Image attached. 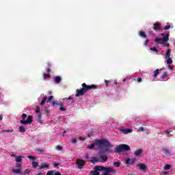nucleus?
I'll list each match as a JSON object with an SVG mask.
<instances>
[{
  "mask_svg": "<svg viewBox=\"0 0 175 175\" xmlns=\"http://www.w3.org/2000/svg\"><path fill=\"white\" fill-rule=\"evenodd\" d=\"M95 142L96 144L99 146L100 148H103V147H107V148L113 147L110 142L105 139H96Z\"/></svg>",
  "mask_w": 175,
  "mask_h": 175,
  "instance_id": "f257e3e1",
  "label": "nucleus"
},
{
  "mask_svg": "<svg viewBox=\"0 0 175 175\" xmlns=\"http://www.w3.org/2000/svg\"><path fill=\"white\" fill-rule=\"evenodd\" d=\"M25 118H27V113H23L22 120H20L22 125H30V124H32L33 122V118L31 115L27 116V119L26 120Z\"/></svg>",
  "mask_w": 175,
  "mask_h": 175,
  "instance_id": "f03ea898",
  "label": "nucleus"
},
{
  "mask_svg": "<svg viewBox=\"0 0 175 175\" xmlns=\"http://www.w3.org/2000/svg\"><path fill=\"white\" fill-rule=\"evenodd\" d=\"M161 36L163 37V38H156L154 40V42L156 43H158V44H162V42H163L164 43H166L167 42H169V33L165 34L164 33H161Z\"/></svg>",
  "mask_w": 175,
  "mask_h": 175,
  "instance_id": "7ed1b4c3",
  "label": "nucleus"
},
{
  "mask_svg": "<svg viewBox=\"0 0 175 175\" xmlns=\"http://www.w3.org/2000/svg\"><path fill=\"white\" fill-rule=\"evenodd\" d=\"M131 150V146L126 144H120L116 146V152L120 154V152H124V151Z\"/></svg>",
  "mask_w": 175,
  "mask_h": 175,
  "instance_id": "20e7f679",
  "label": "nucleus"
},
{
  "mask_svg": "<svg viewBox=\"0 0 175 175\" xmlns=\"http://www.w3.org/2000/svg\"><path fill=\"white\" fill-rule=\"evenodd\" d=\"M81 85L83 88L82 90H83L85 92L90 91V90H96V88H98V86H96V85H88L85 83H82Z\"/></svg>",
  "mask_w": 175,
  "mask_h": 175,
  "instance_id": "39448f33",
  "label": "nucleus"
},
{
  "mask_svg": "<svg viewBox=\"0 0 175 175\" xmlns=\"http://www.w3.org/2000/svg\"><path fill=\"white\" fill-rule=\"evenodd\" d=\"M78 169H83L85 166V162L83 159H78L77 161Z\"/></svg>",
  "mask_w": 175,
  "mask_h": 175,
  "instance_id": "423d86ee",
  "label": "nucleus"
},
{
  "mask_svg": "<svg viewBox=\"0 0 175 175\" xmlns=\"http://www.w3.org/2000/svg\"><path fill=\"white\" fill-rule=\"evenodd\" d=\"M126 165H134L136 163V159L133 158V159H129L127 158L125 160Z\"/></svg>",
  "mask_w": 175,
  "mask_h": 175,
  "instance_id": "0eeeda50",
  "label": "nucleus"
},
{
  "mask_svg": "<svg viewBox=\"0 0 175 175\" xmlns=\"http://www.w3.org/2000/svg\"><path fill=\"white\" fill-rule=\"evenodd\" d=\"M104 174H109V173H116V170L111 167H105Z\"/></svg>",
  "mask_w": 175,
  "mask_h": 175,
  "instance_id": "6e6552de",
  "label": "nucleus"
},
{
  "mask_svg": "<svg viewBox=\"0 0 175 175\" xmlns=\"http://www.w3.org/2000/svg\"><path fill=\"white\" fill-rule=\"evenodd\" d=\"M77 94H75L76 98H79V96H81L85 94V92L83 89L79 90L77 89L76 91Z\"/></svg>",
  "mask_w": 175,
  "mask_h": 175,
  "instance_id": "1a4fd4ad",
  "label": "nucleus"
},
{
  "mask_svg": "<svg viewBox=\"0 0 175 175\" xmlns=\"http://www.w3.org/2000/svg\"><path fill=\"white\" fill-rule=\"evenodd\" d=\"M111 152H113V150H111V149L107 148L105 150L100 151L98 154H99V155H103L105 154H109V153L111 154Z\"/></svg>",
  "mask_w": 175,
  "mask_h": 175,
  "instance_id": "9d476101",
  "label": "nucleus"
},
{
  "mask_svg": "<svg viewBox=\"0 0 175 175\" xmlns=\"http://www.w3.org/2000/svg\"><path fill=\"white\" fill-rule=\"evenodd\" d=\"M137 167H139V169L142 170V172H146V170L147 169V166L143 163L137 164Z\"/></svg>",
  "mask_w": 175,
  "mask_h": 175,
  "instance_id": "9b49d317",
  "label": "nucleus"
},
{
  "mask_svg": "<svg viewBox=\"0 0 175 175\" xmlns=\"http://www.w3.org/2000/svg\"><path fill=\"white\" fill-rule=\"evenodd\" d=\"M161 25H162L161 23H154L153 29H154V31H159V29H161Z\"/></svg>",
  "mask_w": 175,
  "mask_h": 175,
  "instance_id": "f8f14e48",
  "label": "nucleus"
},
{
  "mask_svg": "<svg viewBox=\"0 0 175 175\" xmlns=\"http://www.w3.org/2000/svg\"><path fill=\"white\" fill-rule=\"evenodd\" d=\"M94 170H96L97 172H103V171H105V167L99 166V165H96L94 167Z\"/></svg>",
  "mask_w": 175,
  "mask_h": 175,
  "instance_id": "ddd939ff",
  "label": "nucleus"
},
{
  "mask_svg": "<svg viewBox=\"0 0 175 175\" xmlns=\"http://www.w3.org/2000/svg\"><path fill=\"white\" fill-rule=\"evenodd\" d=\"M50 167V165L49 163H43L41 165L39 166V169L42 170V169H49Z\"/></svg>",
  "mask_w": 175,
  "mask_h": 175,
  "instance_id": "4468645a",
  "label": "nucleus"
},
{
  "mask_svg": "<svg viewBox=\"0 0 175 175\" xmlns=\"http://www.w3.org/2000/svg\"><path fill=\"white\" fill-rule=\"evenodd\" d=\"M143 152V149H138L134 152L135 157H140Z\"/></svg>",
  "mask_w": 175,
  "mask_h": 175,
  "instance_id": "2eb2a0df",
  "label": "nucleus"
},
{
  "mask_svg": "<svg viewBox=\"0 0 175 175\" xmlns=\"http://www.w3.org/2000/svg\"><path fill=\"white\" fill-rule=\"evenodd\" d=\"M53 80H54V81H55V83L56 84H59V83H61V81H62V79H61V77H59V76H56V77H54Z\"/></svg>",
  "mask_w": 175,
  "mask_h": 175,
  "instance_id": "dca6fc26",
  "label": "nucleus"
},
{
  "mask_svg": "<svg viewBox=\"0 0 175 175\" xmlns=\"http://www.w3.org/2000/svg\"><path fill=\"white\" fill-rule=\"evenodd\" d=\"M121 131L122 132V133H124V135H126L128 133H132L133 131L131 129H122Z\"/></svg>",
  "mask_w": 175,
  "mask_h": 175,
  "instance_id": "f3484780",
  "label": "nucleus"
},
{
  "mask_svg": "<svg viewBox=\"0 0 175 175\" xmlns=\"http://www.w3.org/2000/svg\"><path fill=\"white\" fill-rule=\"evenodd\" d=\"M12 173H14V174H24V172L18 169H12Z\"/></svg>",
  "mask_w": 175,
  "mask_h": 175,
  "instance_id": "a211bd4d",
  "label": "nucleus"
},
{
  "mask_svg": "<svg viewBox=\"0 0 175 175\" xmlns=\"http://www.w3.org/2000/svg\"><path fill=\"white\" fill-rule=\"evenodd\" d=\"M90 162L91 163H96V162H102V161L98 159V157H93Z\"/></svg>",
  "mask_w": 175,
  "mask_h": 175,
  "instance_id": "6ab92c4d",
  "label": "nucleus"
},
{
  "mask_svg": "<svg viewBox=\"0 0 175 175\" xmlns=\"http://www.w3.org/2000/svg\"><path fill=\"white\" fill-rule=\"evenodd\" d=\"M31 165H32L33 169H36V167H38V166H39V163H38L36 161H32Z\"/></svg>",
  "mask_w": 175,
  "mask_h": 175,
  "instance_id": "aec40b11",
  "label": "nucleus"
},
{
  "mask_svg": "<svg viewBox=\"0 0 175 175\" xmlns=\"http://www.w3.org/2000/svg\"><path fill=\"white\" fill-rule=\"evenodd\" d=\"M90 175H100V173H99V172L96 171V170H92L90 172Z\"/></svg>",
  "mask_w": 175,
  "mask_h": 175,
  "instance_id": "412c9836",
  "label": "nucleus"
},
{
  "mask_svg": "<svg viewBox=\"0 0 175 175\" xmlns=\"http://www.w3.org/2000/svg\"><path fill=\"white\" fill-rule=\"evenodd\" d=\"M139 35L141 36V38H147V35L143 31H139Z\"/></svg>",
  "mask_w": 175,
  "mask_h": 175,
  "instance_id": "4be33fe9",
  "label": "nucleus"
},
{
  "mask_svg": "<svg viewBox=\"0 0 175 175\" xmlns=\"http://www.w3.org/2000/svg\"><path fill=\"white\" fill-rule=\"evenodd\" d=\"M23 158H24V157L18 156V157L16 158V162H18V163H20V162L23 161Z\"/></svg>",
  "mask_w": 175,
  "mask_h": 175,
  "instance_id": "5701e85b",
  "label": "nucleus"
},
{
  "mask_svg": "<svg viewBox=\"0 0 175 175\" xmlns=\"http://www.w3.org/2000/svg\"><path fill=\"white\" fill-rule=\"evenodd\" d=\"M19 131L21 132V133H25V128L24 127V126H19Z\"/></svg>",
  "mask_w": 175,
  "mask_h": 175,
  "instance_id": "b1692460",
  "label": "nucleus"
},
{
  "mask_svg": "<svg viewBox=\"0 0 175 175\" xmlns=\"http://www.w3.org/2000/svg\"><path fill=\"white\" fill-rule=\"evenodd\" d=\"M170 53H172V49H168L166 52L165 58H170Z\"/></svg>",
  "mask_w": 175,
  "mask_h": 175,
  "instance_id": "393cba45",
  "label": "nucleus"
},
{
  "mask_svg": "<svg viewBox=\"0 0 175 175\" xmlns=\"http://www.w3.org/2000/svg\"><path fill=\"white\" fill-rule=\"evenodd\" d=\"M158 75H159V70L157 69L156 70H154L153 72V77L155 79V77H157V76H158Z\"/></svg>",
  "mask_w": 175,
  "mask_h": 175,
  "instance_id": "a878e982",
  "label": "nucleus"
},
{
  "mask_svg": "<svg viewBox=\"0 0 175 175\" xmlns=\"http://www.w3.org/2000/svg\"><path fill=\"white\" fill-rule=\"evenodd\" d=\"M170 169H172V165H170V164H165L164 165L165 170H170Z\"/></svg>",
  "mask_w": 175,
  "mask_h": 175,
  "instance_id": "bb28decb",
  "label": "nucleus"
},
{
  "mask_svg": "<svg viewBox=\"0 0 175 175\" xmlns=\"http://www.w3.org/2000/svg\"><path fill=\"white\" fill-rule=\"evenodd\" d=\"M167 65H172L173 64V60L170 57L167 58Z\"/></svg>",
  "mask_w": 175,
  "mask_h": 175,
  "instance_id": "cd10ccee",
  "label": "nucleus"
},
{
  "mask_svg": "<svg viewBox=\"0 0 175 175\" xmlns=\"http://www.w3.org/2000/svg\"><path fill=\"white\" fill-rule=\"evenodd\" d=\"M50 77H51V75H50V74H46V73L43 74V79H50Z\"/></svg>",
  "mask_w": 175,
  "mask_h": 175,
  "instance_id": "c85d7f7f",
  "label": "nucleus"
},
{
  "mask_svg": "<svg viewBox=\"0 0 175 175\" xmlns=\"http://www.w3.org/2000/svg\"><path fill=\"white\" fill-rule=\"evenodd\" d=\"M36 151L37 152H39V154H42V152H46V150L40 149V148L36 149Z\"/></svg>",
  "mask_w": 175,
  "mask_h": 175,
  "instance_id": "c756f323",
  "label": "nucleus"
},
{
  "mask_svg": "<svg viewBox=\"0 0 175 175\" xmlns=\"http://www.w3.org/2000/svg\"><path fill=\"white\" fill-rule=\"evenodd\" d=\"M46 100H47V97L46 96L43 98L42 100L40 103V105L43 106V105H44V103H46Z\"/></svg>",
  "mask_w": 175,
  "mask_h": 175,
  "instance_id": "7c9ffc66",
  "label": "nucleus"
},
{
  "mask_svg": "<svg viewBox=\"0 0 175 175\" xmlns=\"http://www.w3.org/2000/svg\"><path fill=\"white\" fill-rule=\"evenodd\" d=\"M54 174H55V171L54 170L48 171L46 173V175H54Z\"/></svg>",
  "mask_w": 175,
  "mask_h": 175,
  "instance_id": "2f4dec72",
  "label": "nucleus"
},
{
  "mask_svg": "<svg viewBox=\"0 0 175 175\" xmlns=\"http://www.w3.org/2000/svg\"><path fill=\"white\" fill-rule=\"evenodd\" d=\"M32 172V170L31 169H26L25 172H23V174H29Z\"/></svg>",
  "mask_w": 175,
  "mask_h": 175,
  "instance_id": "473e14b6",
  "label": "nucleus"
},
{
  "mask_svg": "<svg viewBox=\"0 0 175 175\" xmlns=\"http://www.w3.org/2000/svg\"><path fill=\"white\" fill-rule=\"evenodd\" d=\"M100 159H102V161H103L104 162H106V161H107V157L102 155L100 156Z\"/></svg>",
  "mask_w": 175,
  "mask_h": 175,
  "instance_id": "72a5a7b5",
  "label": "nucleus"
},
{
  "mask_svg": "<svg viewBox=\"0 0 175 175\" xmlns=\"http://www.w3.org/2000/svg\"><path fill=\"white\" fill-rule=\"evenodd\" d=\"M50 66H51V64H50V63H48V68L46 69L47 73H50L51 72V68H50Z\"/></svg>",
  "mask_w": 175,
  "mask_h": 175,
  "instance_id": "f704fd0d",
  "label": "nucleus"
},
{
  "mask_svg": "<svg viewBox=\"0 0 175 175\" xmlns=\"http://www.w3.org/2000/svg\"><path fill=\"white\" fill-rule=\"evenodd\" d=\"M52 106H59V103L58 101L52 102Z\"/></svg>",
  "mask_w": 175,
  "mask_h": 175,
  "instance_id": "c9c22d12",
  "label": "nucleus"
},
{
  "mask_svg": "<svg viewBox=\"0 0 175 175\" xmlns=\"http://www.w3.org/2000/svg\"><path fill=\"white\" fill-rule=\"evenodd\" d=\"M120 165H121V163L120 162H114L113 163V166H116V167H120Z\"/></svg>",
  "mask_w": 175,
  "mask_h": 175,
  "instance_id": "e433bc0d",
  "label": "nucleus"
},
{
  "mask_svg": "<svg viewBox=\"0 0 175 175\" xmlns=\"http://www.w3.org/2000/svg\"><path fill=\"white\" fill-rule=\"evenodd\" d=\"M95 148V144H92L90 146H89L88 147V148L89 149V150H92L93 148Z\"/></svg>",
  "mask_w": 175,
  "mask_h": 175,
  "instance_id": "4c0bfd02",
  "label": "nucleus"
},
{
  "mask_svg": "<svg viewBox=\"0 0 175 175\" xmlns=\"http://www.w3.org/2000/svg\"><path fill=\"white\" fill-rule=\"evenodd\" d=\"M27 158H28V159H33V160L36 159V157L32 156V155L27 156Z\"/></svg>",
  "mask_w": 175,
  "mask_h": 175,
  "instance_id": "58836bf2",
  "label": "nucleus"
},
{
  "mask_svg": "<svg viewBox=\"0 0 175 175\" xmlns=\"http://www.w3.org/2000/svg\"><path fill=\"white\" fill-rule=\"evenodd\" d=\"M166 76H167V72H165L161 76V79H165Z\"/></svg>",
  "mask_w": 175,
  "mask_h": 175,
  "instance_id": "ea45409f",
  "label": "nucleus"
},
{
  "mask_svg": "<svg viewBox=\"0 0 175 175\" xmlns=\"http://www.w3.org/2000/svg\"><path fill=\"white\" fill-rule=\"evenodd\" d=\"M53 99H54V96H49V99L47 100V103H49V102H51V100H53Z\"/></svg>",
  "mask_w": 175,
  "mask_h": 175,
  "instance_id": "a19ab883",
  "label": "nucleus"
},
{
  "mask_svg": "<svg viewBox=\"0 0 175 175\" xmlns=\"http://www.w3.org/2000/svg\"><path fill=\"white\" fill-rule=\"evenodd\" d=\"M137 132H144V127H139V129L137 130Z\"/></svg>",
  "mask_w": 175,
  "mask_h": 175,
  "instance_id": "79ce46f5",
  "label": "nucleus"
},
{
  "mask_svg": "<svg viewBox=\"0 0 175 175\" xmlns=\"http://www.w3.org/2000/svg\"><path fill=\"white\" fill-rule=\"evenodd\" d=\"M62 148H63L61 146H56V150H57V151H62Z\"/></svg>",
  "mask_w": 175,
  "mask_h": 175,
  "instance_id": "37998d69",
  "label": "nucleus"
},
{
  "mask_svg": "<svg viewBox=\"0 0 175 175\" xmlns=\"http://www.w3.org/2000/svg\"><path fill=\"white\" fill-rule=\"evenodd\" d=\"M36 114H39V113H40V107H37V108L36 109Z\"/></svg>",
  "mask_w": 175,
  "mask_h": 175,
  "instance_id": "c03bdc74",
  "label": "nucleus"
},
{
  "mask_svg": "<svg viewBox=\"0 0 175 175\" xmlns=\"http://www.w3.org/2000/svg\"><path fill=\"white\" fill-rule=\"evenodd\" d=\"M151 51H154L155 53L158 52V49L155 47L150 48Z\"/></svg>",
  "mask_w": 175,
  "mask_h": 175,
  "instance_id": "a18cd8bd",
  "label": "nucleus"
},
{
  "mask_svg": "<svg viewBox=\"0 0 175 175\" xmlns=\"http://www.w3.org/2000/svg\"><path fill=\"white\" fill-rule=\"evenodd\" d=\"M163 154H169V150L165 148V149H163Z\"/></svg>",
  "mask_w": 175,
  "mask_h": 175,
  "instance_id": "49530a36",
  "label": "nucleus"
},
{
  "mask_svg": "<svg viewBox=\"0 0 175 175\" xmlns=\"http://www.w3.org/2000/svg\"><path fill=\"white\" fill-rule=\"evenodd\" d=\"M16 167H17V169H20V167H21V163H16Z\"/></svg>",
  "mask_w": 175,
  "mask_h": 175,
  "instance_id": "de8ad7c7",
  "label": "nucleus"
},
{
  "mask_svg": "<svg viewBox=\"0 0 175 175\" xmlns=\"http://www.w3.org/2000/svg\"><path fill=\"white\" fill-rule=\"evenodd\" d=\"M164 29H165V31H167V29H170V25H168L165 26Z\"/></svg>",
  "mask_w": 175,
  "mask_h": 175,
  "instance_id": "09e8293b",
  "label": "nucleus"
},
{
  "mask_svg": "<svg viewBox=\"0 0 175 175\" xmlns=\"http://www.w3.org/2000/svg\"><path fill=\"white\" fill-rule=\"evenodd\" d=\"M59 110L61 111H66V109L65 107H59Z\"/></svg>",
  "mask_w": 175,
  "mask_h": 175,
  "instance_id": "8fccbe9b",
  "label": "nucleus"
},
{
  "mask_svg": "<svg viewBox=\"0 0 175 175\" xmlns=\"http://www.w3.org/2000/svg\"><path fill=\"white\" fill-rule=\"evenodd\" d=\"M164 133H167L168 137H170V136H172V135H170V132H169V131H165Z\"/></svg>",
  "mask_w": 175,
  "mask_h": 175,
  "instance_id": "3c124183",
  "label": "nucleus"
},
{
  "mask_svg": "<svg viewBox=\"0 0 175 175\" xmlns=\"http://www.w3.org/2000/svg\"><path fill=\"white\" fill-rule=\"evenodd\" d=\"M149 42H150V40H148V39L146 40V42H145L144 44V46H148Z\"/></svg>",
  "mask_w": 175,
  "mask_h": 175,
  "instance_id": "603ef678",
  "label": "nucleus"
},
{
  "mask_svg": "<svg viewBox=\"0 0 175 175\" xmlns=\"http://www.w3.org/2000/svg\"><path fill=\"white\" fill-rule=\"evenodd\" d=\"M53 166H55V167H57V166H59V163L54 162Z\"/></svg>",
  "mask_w": 175,
  "mask_h": 175,
  "instance_id": "864d4df0",
  "label": "nucleus"
},
{
  "mask_svg": "<svg viewBox=\"0 0 175 175\" xmlns=\"http://www.w3.org/2000/svg\"><path fill=\"white\" fill-rule=\"evenodd\" d=\"M142 80H143V79H142V78H140V77L137 79V81L138 83H142Z\"/></svg>",
  "mask_w": 175,
  "mask_h": 175,
  "instance_id": "5fc2aeb1",
  "label": "nucleus"
},
{
  "mask_svg": "<svg viewBox=\"0 0 175 175\" xmlns=\"http://www.w3.org/2000/svg\"><path fill=\"white\" fill-rule=\"evenodd\" d=\"M109 82L110 81H109L108 80H105V83L107 87H109Z\"/></svg>",
  "mask_w": 175,
  "mask_h": 175,
  "instance_id": "6e6d98bb",
  "label": "nucleus"
},
{
  "mask_svg": "<svg viewBox=\"0 0 175 175\" xmlns=\"http://www.w3.org/2000/svg\"><path fill=\"white\" fill-rule=\"evenodd\" d=\"M168 69H170V70H173L174 68L171 65H168Z\"/></svg>",
  "mask_w": 175,
  "mask_h": 175,
  "instance_id": "4d7b16f0",
  "label": "nucleus"
},
{
  "mask_svg": "<svg viewBox=\"0 0 175 175\" xmlns=\"http://www.w3.org/2000/svg\"><path fill=\"white\" fill-rule=\"evenodd\" d=\"M72 143H77V139L76 138H74L72 141Z\"/></svg>",
  "mask_w": 175,
  "mask_h": 175,
  "instance_id": "13d9d810",
  "label": "nucleus"
},
{
  "mask_svg": "<svg viewBox=\"0 0 175 175\" xmlns=\"http://www.w3.org/2000/svg\"><path fill=\"white\" fill-rule=\"evenodd\" d=\"M84 158H85V159H88V158H89L88 154H84Z\"/></svg>",
  "mask_w": 175,
  "mask_h": 175,
  "instance_id": "bf43d9fd",
  "label": "nucleus"
},
{
  "mask_svg": "<svg viewBox=\"0 0 175 175\" xmlns=\"http://www.w3.org/2000/svg\"><path fill=\"white\" fill-rule=\"evenodd\" d=\"M38 118V120H40L42 118V113H39Z\"/></svg>",
  "mask_w": 175,
  "mask_h": 175,
  "instance_id": "052dcab7",
  "label": "nucleus"
},
{
  "mask_svg": "<svg viewBox=\"0 0 175 175\" xmlns=\"http://www.w3.org/2000/svg\"><path fill=\"white\" fill-rule=\"evenodd\" d=\"M163 174H164V175H169V172H163Z\"/></svg>",
  "mask_w": 175,
  "mask_h": 175,
  "instance_id": "680f3d73",
  "label": "nucleus"
},
{
  "mask_svg": "<svg viewBox=\"0 0 175 175\" xmlns=\"http://www.w3.org/2000/svg\"><path fill=\"white\" fill-rule=\"evenodd\" d=\"M59 106H61V107L64 106V103H59Z\"/></svg>",
  "mask_w": 175,
  "mask_h": 175,
  "instance_id": "e2e57ef3",
  "label": "nucleus"
},
{
  "mask_svg": "<svg viewBox=\"0 0 175 175\" xmlns=\"http://www.w3.org/2000/svg\"><path fill=\"white\" fill-rule=\"evenodd\" d=\"M67 99H68L69 100H72V99H73V98H72L71 96H70Z\"/></svg>",
  "mask_w": 175,
  "mask_h": 175,
  "instance_id": "0e129e2a",
  "label": "nucleus"
},
{
  "mask_svg": "<svg viewBox=\"0 0 175 175\" xmlns=\"http://www.w3.org/2000/svg\"><path fill=\"white\" fill-rule=\"evenodd\" d=\"M54 175H62V174H61V173H59V172H56V173H55Z\"/></svg>",
  "mask_w": 175,
  "mask_h": 175,
  "instance_id": "69168bd1",
  "label": "nucleus"
},
{
  "mask_svg": "<svg viewBox=\"0 0 175 175\" xmlns=\"http://www.w3.org/2000/svg\"><path fill=\"white\" fill-rule=\"evenodd\" d=\"M165 46H166V47H169V46H170V44L166 43V44H165Z\"/></svg>",
  "mask_w": 175,
  "mask_h": 175,
  "instance_id": "338daca9",
  "label": "nucleus"
},
{
  "mask_svg": "<svg viewBox=\"0 0 175 175\" xmlns=\"http://www.w3.org/2000/svg\"><path fill=\"white\" fill-rule=\"evenodd\" d=\"M38 175H43V173L40 172V173L38 174Z\"/></svg>",
  "mask_w": 175,
  "mask_h": 175,
  "instance_id": "774afa93",
  "label": "nucleus"
}]
</instances>
